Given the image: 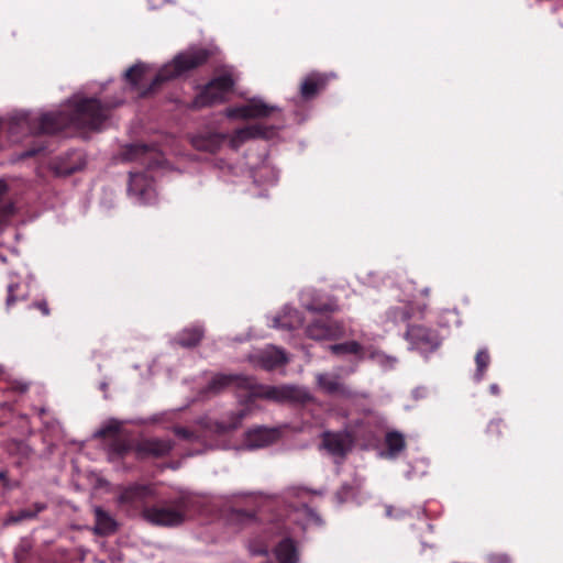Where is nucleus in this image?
Segmentation results:
<instances>
[{"label":"nucleus","mask_w":563,"mask_h":563,"mask_svg":"<svg viewBox=\"0 0 563 563\" xmlns=\"http://www.w3.org/2000/svg\"><path fill=\"white\" fill-rule=\"evenodd\" d=\"M155 153L143 144H131L122 152V159L125 162L137 161L146 165L144 172L130 173L128 195L134 203L152 205L157 199V192L153 179L154 163L152 158Z\"/></svg>","instance_id":"obj_1"},{"label":"nucleus","mask_w":563,"mask_h":563,"mask_svg":"<svg viewBox=\"0 0 563 563\" xmlns=\"http://www.w3.org/2000/svg\"><path fill=\"white\" fill-rule=\"evenodd\" d=\"M197 500L190 494L181 493L175 498L144 506L142 518L152 526L178 527L196 510Z\"/></svg>","instance_id":"obj_2"},{"label":"nucleus","mask_w":563,"mask_h":563,"mask_svg":"<svg viewBox=\"0 0 563 563\" xmlns=\"http://www.w3.org/2000/svg\"><path fill=\"white\" fill-rule=\"evenodd\" d=\"M208 58V52L203 48H191L179 53L175 58L165 64L152 79L150 87L142 91L145 96L156 90L163 82L177 78L185 73L203 64Z\"/></svg>","instance_id":"obj_3"},{"label":"nucleus","mask_w":563,"mask_h":563,"mask_svg":"<svg viewBox=\"0 0 563 563\" xmlns=\"http://www.w3.org/2000/svg\"><path fill=\"white\" fill-rule=\"evenodd\" d=\"M247 394L244 399V408L240 409L233 421L230 423V429H236L242 420L254 409L257 408L258 400H267L278 404L284 402H306L307 395L300 396L301 389H245Z\"/></svg>","instance_id":"obj_4"},{"label":"nucleus","mask_w":563,"mask_h":563,"mask_svg":"<svg viewBox=\"0 0 563 563\" xmlns=\"http://www.w3.org/2000/svg\"><path fill=\"white\" fill-rule=\"evenodd\" d=\"M234 80L230 75L219 76L209 81L203 90L192 100L190 108L200 109L221 103L232 90Z\"/></svg>","instance_id":"obj_5"},{"label":"nucleus","mask_w":563,"mask_h":563,"mask_svg":"<svg viewBox=\"0 0 563 563\" xmlns=\"http://www.w3.org/2000/svg\"><path fill=\"white\" fill-rule=\"evenodd\" d=\"M174 446L175 442L170 439L141 438L135 440L134 455L137 460L164 459Z\"/></svg>","instance_id":"obj_6"},{"label":"nucleus","mask_w":563,"mask_h":563,"mask_svg":"<svg viewBox=\"0 0 563 563\" xmlns=\"http://www.w3.org/2000/svg\"><path fill=\"white\" fill-rule=\"evenodd\" d=\"M305 334L316 341L336 340L344 335V327L333 319L313 318L305 327Z\"/></svg>","instance_id":"obj_7"},{"label":"nucleus","mask_w":563,"mask_h":563,"mask_svg":"<svg viewBox=\"0 0 563 563\" xmlns=\"http://www.w3.org/2000/svg\"><path fill=\"white\" fill-rule=\"evenodd\" d=\"M404 338L409 342L411 349L421 353L434 351L440 345V339L435 331L424 325L412 324L409 327Z\"/></svg>","instance_id":"obj_8"},{"label":"nucleus","mask_w":563,"mask_h":563,"mask_svg":"<svg viewBox=\"0 0 563 563\" xmlns=\"http://www.w3.org/2000/svg\"><path fill=\"white\" fill-rule=\"evenodd\" d=\"M413 317V308L410 300H400L398 305L389 307L380 318V323L385 331H393L401 325L408 329Z\"/></svg>","instance_id":"obj_9"},{"label":"nucleus","mask_w":563,"mask_h":563,"mask_svg":"<svg viewBox=\"0 0 563 563\" xmlns=\"http://www.w3.org/2000/svg\"><path fill=\"white\" fill-rule=\"evenodd\" d=\"M277 106L267 104L262 98H252L246 104L227 109L229 118L256 119L268 117L272 112L278 111Z\"/></svg>","instance_id":"obj_10"},{"label":"nucleus","mask_w":563,"mask_h":563,"mask_svg":"<svg viewBox=\"0 0 563 563\" xmlns=\"http://www.w3.org/2000/svg\"><path fill=\"white\" fill-rule=\"evenodd\" d=\"M249 358L255 366L266 371L277 369L288 362L285 351L274 345L255 351Z\"/></svg>","instance_id":"obj_11"},{"label":"nucleus","mask_w":563,"mask_h":563,"mask_svg":"<svg viewBox=\"0 0 563 563\" xmlns=\"http://www.w3.org/2000/svg\"><path fill=\"white\" fill-rule=\"evenodd\" d=\"M301 306L314 314H323L338 310V305L329 297H324L320 291L313 288L303 289L300 292Z\"/></svg>","instance_id":"obj_12"},{"label":"nucleus","mask_w":563,"mask_h":563,"mask_svg":"<svg viewBox=\"0 0 563 563\" xmlns=\"http://www.w3.org/2000/svg\"><path fill=\"white\" fill-rule=\"evenodd\" d=\"M86 161L80 151H71L64 156L57 157L52 169L58 176H67L84 168Z\"/></svg>","instance_id":"obj_13"},{"label":"nucleus","mask_w":563,"mask_h":563,"mask_svg":"<svg viewBox=\"0 0 563 563\" xmlns=\"http://www.w3.org/2000/svg\"><path fill=\"white\" fill-rule=\"evenodd\" d=\"M279 438V431L274 428L256 427L245 433V444L250 449H260L273 444Z\"/></svg>","instance_id":"obj_14"},{"label":"nucleus","mask_w":563,"mask_h":563,"mask_svg":"<svg viewBox=\"0 0 563 563\" xmlns=\"http://www.w3.org/2000/svg\"><path fill=\"white\" fill-rule=\"evenodd\" d=\"M135 440L129 437H111L106 442V451L110 462H118L125 459L131 452L134 453Z\"/></svg>","instance_id":"obj_15"},{"label":"nucleus","mask_w":563,"mask_h":563,"mask_svg":"<svg viewBox=\"0 0 563 563\" xmlns=\"http://www.w3.org/2000/svg\"><path fill=\"white\" fill-rule=\"evenodd\" d=\"M305 319L300 311L286 305L280 314L272 318V327L275 329L298 330L303 328Z\"/></svg>","instance_id":"obj_16"},{"label":"nucleus","mask_w":563,"mask_h":563,"mask_svg":"<svg viewBox=\"0 0 563 563\" xmlns=\"http://www.w3.org/2000/svg\"><path fill=\"white\" fill-rule=\"evenodd\" d=\"M322 446L334 456L343 457L351 449L349 435L339 432H323Z\"/></svg>","instance_id":"obj_17"},{"label":"nucleus","mask_w":563,"mask_h":563,"mask_svg":"<svg viewBox=\"0 0 563 563\" xmlns=\"http://www.w3.org/2000/svg\"><path fill=\"white\" fill-rule=\"evenodd\" d=\"M208 387H263L253 378L241 374L217 373L212 375Z\"/></svg>","instance_id":"obj_18"},{"label":"nucleus","mask_w":563,"mask_h":563,"mask_svg":"<svg viewBox=\"0 0 563 563\" xmlns=\"http://www.w3.org/2000/svg\"><path fill=\"white\" fill-rule=\"evenodd\" d=\"M273 133L271 129H266L261 124H253L236 130L230 137L229 143L233 150H238L245 141L264 137L267 139Z\"/></svg>","instance_id":"obj_19"},{"label":"nucleus","mask_w":563,"mask_h":563,"mask_svg":"<svg viewBox=\"0 0 563 563\" xmlns=\"http://www.w3.org/2000/svg\"><path fill=\"white\" fill-rule=\"evenodd\" d=\"M313 492L311 489L292 486L288 487L284 493L285 501L294 510L307 509L309 503L311 501V497Z\"/></svg>","instance_id":"obj_20"},{"label":"nucleus","mask_w":563,"mask_h":563,"mask_svg":"<svg viewBox=\"0 0 563 563\" xmlns=\"http://www.w3.org/2000/svg\"><path fill=\"white\" fill-rule=\"evenodd\" d=\"M117 529L118 523L114 518L101 507H96L93 533L100 537H106L114 533Z\"/></svg>","instance_id":"obj_21"},{"label":"nucleus","mask_w":563,"mask_h":563,"mask_svg":"<svg viewBox=\"0 0 563 563\" xmlns=\"http://www.w3.org/2000/svg\"><path fill=\"white\" fill-rule=\"evenodd\" d=\"M225 140V135L220 133L198 134L191 139V143L198 151L214 153Z\"/></svg>","instance_id":"obj_22"},{"label":"nucleus","mask_w":563,"mask_h":563,"mask_svg":"<svg viewBox=\"0 0 563 563\" xmlns=\"http://www.w3.org/2000/svg\"><path fill=\"white\" fill-rule=\"evenodd\" d=\"M275 556L279 563H298L299 552L296 542L290 538H284L275 547Z\"/></svg>","instance_id":"obj_23"},{"label":"nucleus","mask_w":563,"mask_h":563,"mask_svg":"<svg viewBox=\"0 0 563 563\" xmlns=\"http://www.w3.org/2000/svg\"><path fill=\"white\" fill-rule=\"evenodd\" d=\"M329 76L312 73L308 75L300 86L301 97L305 99L313 98L321 89L324 88Z\"/></svg>","instance_id":"obj_24"},{"label":"nucleus","mask_w":563,"mask_h":563,"mask_svg":"<svg viewBox=\"0 0 563 563\" xmlns=\"http://www.w3.org/2000/svg\"><path fill=\"white\" fill-rule=\"evenodd\" d=\"M148 494V489L144 485H131L122 489L118 497L121 505L136 506L144 501Z\"/></svg>","instance_id":"obj_25"},{"label":"nucleus","mask_w":563,"mask_h":563,"mask_svg":"<svg viewBox=\"0 0 563 563\" xmlns=\"http://www.w3.org/2000/svg\"><path fill=\"white\" fill-rule=\"evenodd\" d=\"M351 371H344V369H334L331 372L318 374L317 380L319 387H343L344 386V377L350 373Z\"/></svg>","instance_id":"obj_26"},{"label":"nucleus","mask_w":563,"mask_h":563,"mask_svg":"<svg viewBox=\"0 0 563 563\" xmlns=\"http://www.w3.org/2000/svg\"><path fill=\"white\" fill-rule=\"evenodd\" d=\"M152 70L151 66L137 63L125 70L124 77L133 88H139Z\"/></svg>","instance_id":"obj_27"},{"label":"nucleus","mask_w":563,"mask_h":563,"mask_svg":"<svg viewBox=\"0 0 563 563\" xmlns=\"http://www.w3.org/2000/svg\"><path fill=\"white\" fill-rule=\"evenodd\" d=\"M203 336V329L201 327H191L184 329L178 338L177 343L184 347L196 346Z\"/></svg>","instance_id":"obj_28"},{"label":"nucleus","mask_w":563,"mask_h":563,"mask_svg":"<svg viewBox=\"0 0 563 563\" xmlns=\"http://www.w3.org/2000/svg\"><path fill=\"white\" fill-rule=\"evenodd\" d=\"M331 353L344 356V355H354L356 357H362L363 355V346L357 341H346L343 343L332 344L330 345Z\"/></svg>","instance_id":"obj_29"},{"label":"nucleus","mask_w":563,"mask_h":563,"mask_svg":"<svg viewBox=\"0 0 563 563\" xmlns=\"http://www.w3.org/2000/svg\"><path fill=\"white\" fill-rule=\"evenodd\" d=\"M385 445L389 456H397L406 448L404 435L398 431H389L385 435Z\"/></svg>","instance_id":"obj_30"},{"label":"nucleus","mask_w":563,"mask_h":563,"mask_svg":"<svg viewBox=\"0 0 563 563\" xmlns=\"http://www.w3.org/2000/svg\"><path fill=\"white\" fill-rule=\"evenodd\" d=\"M47 508L45 503H35L30 508L21 509L11 515L10 521L18 523L24 520L36 518V516Z\"/></svg>","instance_id":"obj_31"},{"label":"nucleus","mask_w":563,"mask_h":563,"mask_svg":"<svg viewBox=\"0 0 563 563\" xmlns=\"http://www.w3.org/2000/svg\"><path fill=\"white\" fill-rule=\"evenodd\" d=\"M29 297L27 287H22L20 283L11 282L8 285V297L5 305L8 308L12 307L16 301L24 300Z\"/></svg>","instance_id":"obj_32"},{"label":"nucleus","mask_w":563,"mask_h":563,"mask_svg":"<svg viewBox=\"0 0 563 563\" xmlns=\"http://www.w3.org/2000/svg\"><path fill=\"white\" fill-rule=\"evenodd\" d=\"M121 423L117 420H111L109 423L99 429L96 433L98 438H104L107 440L111 439V437H122L120 434Z\"/></svg>","instance_id":"obj_33"},{"label":"nucleus","mask_w":563,"mask_h":563,"mask_svg":"<svg viewBox=\"0 0 563 563\" xmlns=\"http://www.w3.org/2000/svg\"><path fill=\"white\" fill-rule=\"evenodd\" d=\"M475 361L477 366L476 377L477 379H481L490 361L488 351L486 349L479 350L476 354Z\"/></svg>","instance_id":"obj_34"},{"label":"nucleus","mask_w":563,"mask_h":563,"mask_svg":"<svg viewBox=\"0 0 563 563\" xmlns=\"http://www.w3.org/2000/svg\"><path fill=\"white\" fill-rule=\"evenodd\" d=\"M249 550L253 555H267L269 544L262 539H254L250 541Z\"/></svg>","instance_id":"obj_35"},{"label":"nucleus","mask_w":563,"mask_h":563,"mask_svg":"<svg viewBox=\"0 0 563 563\" xmlns=\"http://www.w3.org/2000/svg\"><path fill=\"white\" fill-rule=\"evenodd\" d=\"M373 357L378 365L386 369L393 368L397 363L396 357L386 355L384 353H376Z\"/></svg>","instance_id":"obj_36"},{"label":"nucleus","mask_w":563,"mask_h":563,"mask_svg":"<svg viewBox=\"0 0 563 563\" xmlns=\"http://www.w3.org/2000/svg\"><path fill=\"white\" fill-rule=\"evenodd\" d=\"M263 175H268L269 177L267 178V180H265L264 183L265 184H268V185H274L277 183L278 180V175L277 173L271 168V167H267V166H263L255 175V181H257V177L258 176H263Z\"/></svg>","instance_id":"obj_37"},{"label":"nucleus","mask_w":563,"mask_h":563,"mask_svg":"<svg viewBox=\"0 0 563 563\" xmlns=\"http://www.w3.org/2000/svg\"><path fill=\"white\" fill-rule=\"evenodd\" d=\"M174 432L178 438L184 439L186 441H194L197 439V435L192 430L184 427H176L174 429Z\"/></svg>","instance_id":"obj_38"},{"label":"nucleus","mask_w":563,"mask_h":563,"mask_svg":"<svg viewBox=\"0 0 563 563\" xmlns=\"http://www.w3.org/2000/svg\"><path fill=\"white\" fill-rule=\"evenodd\" d=\"M238 516H239V518L246 520V521H253L255 519L254 514L246 511V510H239Z\"/></svg>","instance_id":"obj_39"},{"label":"nucleus","mask_w":563,"mask_h":563,"mask_svg":"<svg viewBox=\"0 0 563 563\" xmlns=\"http://www.w3.org/2000/svg\"><path fill=\"white\" fill-rule=\"evenodd\" d=\"M2 383H10V374L2 366H0V384Z\"/></svg>","instance_id":"obj_40"},{"label":"nucleus","mask_w":563,"mask_h":563,"mask_svg":"<svg viewBox=\"0 0 563 563\" xmlns=\"http://www.w3.org/2000/svg\"><path fill=\"white\" fill-rule=\"evenodd\" d=\"M0 482L3 484V486H9V473L7 470L0 471Z\"/></svg>","instance_id":"obj_41"},{"label":"nucleus","mask_w":563,"mask_h":563,"mask_svg":"<svg viewBox=\"0 0 563 563\" xmlns=\"http://www.w3.org/2000/svg\"><path fill=\"white\" fill-rule=\"evenodd\" d=\"M34 306L37 307L43 312L44 316H47L49 313V309L46 301L37 302Z\"/></svg>","instance_id":"obj_42"},{"label":"nucleus","mask_w":563,"mask_h":563,"mask_svg":"<svg viewBox=\"0 0 563 563\" xmlns=\"http://www.w3.org/2000/svg\"><path fill=\"white\" fill-rule=\"evenodd\" d=\"M13 205H7L5 208L3 209V218H7L9 216H11L13 213Z\"/></svg>","instance_id":"obj_43"},{"label":"nucleus","mask_w":563,"mask_h":563,"mask_svg":"<svg viewBox=\"0 0 563 563\" xmlns=\"http://www.w3.org/2000/svg\"><path fill=\"white\" fill-rule=\"evenodd\" d=\"M8 186L3 179H0V198L7 192Z\"/></svg>","instance_id":"obj_44"},{"label":"nucleus","mask_w":563,"mask_h":563,"mask_svg":"<svg viewBox=\"0 0 563 563\" xmlns=\"http://www.w3.org/2000/svg\"><path fill=\"white\" fill-rule=\"evenodd\" d=\"M38 152H40V150H31V151L25 152L23 154V156H32V155H34V154H36Z\"/></svg>","instance_id":"obj_45"},{"label":"nucleus","mask_w":563,"mask_h":563,"mask_svg":"<svg viewBox=\"0 0 563 563\" xmlns=\"http://www.w3.org/2000/svg\"><path fill=\"white\" fill-rule=\"evenodd\" d=\"M422 294H423L424 296H428V294H429V288H424V289L422 290Z\"/></svg>","instance_id":"obj_46"},{"label":"nucleus","mask_w":563,"mask_h":563,"mask_svg":"<svg viewBox=\"0 0 563 563\" xmlns=\"http://www.w3.org/2000/svg\"><path fill=\"white\" fill-rule=\"evenodd\" d=\"M0 261L4 263L7 261V258L4 256L0 255Z\"/></svg>","instance_id":"obj_47"},{"label":"nucleus","mask_w":563,"mask_h":563,"mask_svg":"<svg viewBox=\"0 0 563 563\" xmlns=\"http://www.w3.org/2000/svg\"><path fill=\"white\" fill-rule=\"evenodd\" d=\"M328 391H338L339 389H334V388H331V389H327Z\"/></svg>","instance_id":"obj_48"},{"label":"nucleus","mask_w":563,"mask_h":563,"mask_svg":"<svg viewBox=\"0 0 563 563\" xmlns=\"http://www.w3.org/2000/svg\"><path fill=\"white\" fill-rule=\"evenodd\" d=\"M2 222H3V220H2V219H0V223H2Z\"/></svg>","instance_id":"obj_49"}]
</instances>
